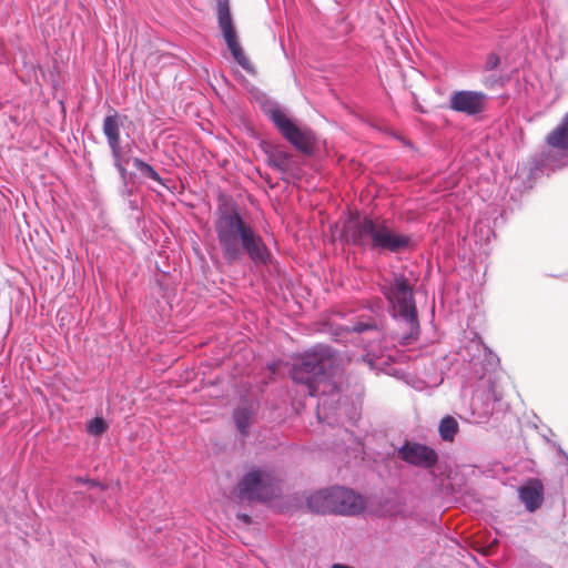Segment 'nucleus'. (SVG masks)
I'll return each instance as SVG.
<instances>
[{"label": "nucleus", "instance_id": "obj_15", "mask_svg": "<svg viewBox=\"0 0 568 568\" xmlns=\"http://www.w3.org/2000/svg\"><path fill=\"white\" fill-rule=\"evenodd\" d=\"M333 487L320 489L307 497L306 506L316 514H333Z\"/></svg>", "mask_w": 568, "mask_h": 568}, {"label": "nucleus", "instance_id": "obj_7", "mask_svg": "<svg viewBox=\"0 0 568 568\" xmlns=\"http://www.w3.org/2000/svg\"><path fill=\"white\" fill-rule=\"evenodd\" d=\"M236 494L241 500L268 501L280 494L278 478L268 468L253 467L237 483Z\"/></svg>", "mask_w": 568, "mask_h": 568}, {"label": "nucleus", "instance_id": "obj_22", "mask_svg": "<svg viewBox=\"0 0 568 568\" xmlns=\"http://www.w3.org/2000/svg\"><path fill=\"white\" fill-rule=\"evenodd\" d=\"M108 428L109 425L102 417H94L90 419L85 425L87 433L94 437L101 436L108 430Z\"/></svg>", "mask_w": 568, "mask_h": 568}, {"label": "nucleus", "instance_id": "obj_25", "mask_svg": "<svg viewBox=\"0 0 568 568\" xmlns=\"http://www.w3.org/2000/svg\"><path fill=\"white\" fill-rule=\"evenodd\" d=\"M505 83L501 77L489 75L484 79V84L487 88H493L495 85H503Z\"/></svg>", "mask_w": 568, "mask_h": 568}, {"label": "nucleus", "instance_id": "obj_5", "mask_svg": "<svg viewBox=\"0 0 568 568\" xmlns=\"http://www.w3.org/2000/svg\"><path fill=\"white\" fill-rule=\"evenodd\" d=\"M328 355V347L318 346L305 353L291 371L292 379L304 385L312 397L325 393L321 384L327 379Z\"/></svg>", "mask_w": 568, "mask_h": 568}, {"label": "nucleus", "instance_id": "obj_28", "mask_svg": "<svg viewBox=\"0 0 568 568\" xmlns=\"http://www.w3.org/2000/svg\"><path fill=\"white\" fill-rule=\"evenodd\" d=\"M332 568H353V567H349V566H346V565H341V564H334L332 566Z\"/></svg>", "mask_w": 568, "mask_h": 568}, {"label": "nucleus", "instance_id": "obj_1", "mask_svg": "<svg viewBox=\"0 0 568 568\" xmlns=\"http://www.w3.org/2000/svg\"><path fill=\"white\" fill-rule=\"evenodd\" d=\"M456 362L465 386L471 389L470 412L475 423L486 422L503 399L501 371L498 356L474 334L463 342Z\"/></svg>", "mask_w": 568, "mask_h": 568}, {"label": "nucleus", "instance_id": "obj_27", "mask_svg": "<svg viewBox=\"0 0 568 568\" xmlns=\"http://www.w3.org/2000/svg\"><path fill=\"white\" fill-rule=\"evenodd\" d=\"M237 518L243 521L244 524H250L251 523V517L246 514H239L237 515Z\"/></svg>", "mask_w": 568, "mask_h": 568}, {"label": "nucleus", "instance_id": "obj_10", "mask_svg": "<svg viewBox=\"0 0 568 568\" xmlns=\"http://www.w3.org/2000/svg\"><path fill=\"white\" fill-rule=\"evenodd\" d=\"M488 95L481 91L459 90L452 93L449 108L458 113L475 116L486 111Z\"/></svg>", "mask_w": 568, "mask_h": 568}, {"label": "nucleus", "instance_id": "obj_6", "mask_svg": "<svg viewBox=\"0 0 568 568\" xmlns=\"http://www.w3.org/2000/svg\"><path fill=\"white\" fill-rule=\"evenodd\" d=\"M263 112L281 135L296 150L306 155L313 153L316 136L311 129L297 125L277 103H265L263 105Z\"/></svg>", "mask_w": 568, "mask_h": 568}, {"label": "nucleus", "instance_id": "obj_16", "mask_svg": "<svg viewBox=\"0 0 568 568\" xmlns=\"http://www.w3.org/2000/svg\"><path fill=\"white\" fill-rule=\"evenodd\" d=\"M268 166L281 173H288L297 168L294 155L282 149L266 151Z\"/></svg>", "mask_w": 568, "mask_h": 568}, {"label": "nucleus", "instance_id": "obj_12", "mask_svg": "<svg viewBox=\"0 0 568 568\" xmlns=\"http://www.w3.org/2000/svg\"><path fill=\"white\" fill-rule=\"evenodd\" d=\"M333 496V514L356 515L364 509L363 497L349 488L334 486Z\"/></svg>", "mask_w": 568, "mask_h": 568}, {"label": "nucleus", "instance_id": "obj_17", "mask_svg": "<svg viewBox=\"0 0 568 568\" xmlns=\"http://www.w3.org/2000/svg\"><path fill=\"white\" fill-rule=\"evenodd\" d=\"M347 332H355L358 334H371L374 338H379L382 332L379 329V322L376 317L369 316L367 318H359L352 326H346Z\"/></svg>", "mask_w": 568, "mask_h": 568}, {"label": "nucleus", "instance_id": "obj_24", "mask_svg": "<svg viewBox=\"0 0 568 568\" xmlns=\"http://www.w3.org/2000/svg\"><path fill=\"white\" fill-rule=\"evenodd\" d=\"M499 63H500L499 57L496 53H489L486 58L484 69L486 71L495 70V69H497Z\"/></svg>", "mask_w": 568, "mask_h": 568}, {"label": "nucleus", "instance_id": "obj_8", "mask_svg": "<svg viewBox=\"0 0 568 568\" xmlns=\"http://www.w3.org/2000/svg\"><path fill=\"white\" fill-rule=\"evenodd\" d=\"M215 11L219 29L223 36L227 49L234 61L240 64L247 73L255 72L253 64L245 55L243 48L239 42L237 32L233 21L229 0H215Z\"/></svg>", "mask_w": 568, "mask_h": 568}, {"label": "nucleus", "instance_id": "obj_3", "mask_svg": "<svg viewBox=\"0 0 568 568\" xmlns=\"http://www.w3.org/2000/svg\"><path fill=\"white\" fill-rule=\"evenodd\" d=\"M344 235L348 243L378 253L398 254L413 247L410 235L396 232L388 220L369 215L351 219Z\"/></svg>", "mask_w": 568, "mask_h": 568}, {"label": "nucleus", "instance_id": "obj_29", "mask_svg": "<svg viewBox=\"0 0 568 568\" xmlns=\"http://www.w3.org/2000/svg\"><path fill=\"white\" fill-rule=\"evenodd\" d=\"M558 453L568 460V455L561 448L558 449Z\"/></svg>", "mask_w": 568, "mask_h": 568}, {"label": "nucleus", "instance_id": "obj_13", "mask_svg": "<svg viewBox=\"0 0 568 568\" xmlns=\"http://www.w3.org/2000/svg\"><path fill=\"white\" fill-rule=\"evenodd\" d=\"M122 125L121 116L116 111H112L109 113L102 124L103 134L106 138L108 145L111 152H116L122 150L121 139H120V128Z\"/></svg>", "mask_w": 568, "mask_h": 568}, {"label": "nucleus", "instance_id": "obj_18", "mask_svg": "<svg viewBox=\"0 0 568 568\" xmlns=\"http://www.w3.org/2000/svg\"><path fill=\"white\" fill-rule=\"evenodd\" d=\"M132 164L140 172L141 176L155 181L159 184L165 186L164 180L160 176L156 170L149 163L144 162L142 159L134 158L132 160Z\"/></svg>", "mask_w": 568, "mask_h": 568}, {"label": "nucleus", "instance_id": "obj_23", "mask_svg": "<svg viewBox=\"0 0 568 568\" xmlns=\"http://www.w3.org/2000/svg\"><path fill=\"white\" fill-rule=\"evenodd\" d=\"M111 154L114 161V166L118 170L122 181L125 183L128 178V171L122 163V150L111 152Z\"/></svg>", "mask_w": 568, "mask_h": 568}, {"label": "nucleus", "instance_id": "obj_4", "mask_svg": "<svg viewBox=\"0 0 568 568\" xmlns=\"http://www.w3.org/2000/svg\"><path fill=\"white\" fill-rule=\"evenodd\" d=\"M379 291L389 304L393 318L404 323L409 331L407 338H417L419 322L414 297V288L403 273H394L390 280L379 284Z\"/></svg>", "mask_w": 568, "mask_h": 568}, {"label": "nucleus", "instance_id": "obj_26", "mask_svg": "<svg viewBox=\"0 0 568 568\" xmlns=\"http://www.w3.org/2000/svg\"><path fill=\"white\" fill-rule=\"evenodd\" d=\"M74 480L78 484L89 485V488H95V487L102 488V486L98 481L92 480V479H88V478H83V477H75Z\"/></svg>", "mask_w": 568, "mask_h": 568}, {"label": "nucleus", "instance_id": "obj_14", "mask_svg": "<svg viewBox=\"0 0 568 568\" xmlns=\"http://www.w3.org/2000/svg\"><path fill=\"white\" fill-rule=\"evenodd\" d=\"M518 495L525 507L529 511H535L544 500L542 485L538 480L529 481L527 485L519 487Z\"/></svg>", "mask_w": 568, "mask_h": 568}, {"label": "nucleus", "instance_id": "obj_21", "mask_svg": "<svg viewBox=\"0 0 568 568\" xmlns=\"http://www.w3.org/2000/svg\"><path fill=\"white\" fill-rule=\"evenodd\" d=\"M363 362L367 363L371 369H382V367L388 363L387 358L383 355H377L374 352L373 346H367V352L363 356Z\"/></svg>", "mask_w": 568, "mask_h": 568}, {"label": "nucleus", "instance_id": "obj_2", "mask_svg": "<svg viewBox=\"0 0 568 568\" xmlns=\"http://www.w3.org/2000/svg\"><path fill=\"white\" fill-rule=\"evenodd\" d=\"M214 230L225 264H237L245 254L256 265L270 261L271 253L263 237L236 207L219 210Z\"/></svg>", "mask_w": 568, "mask_h": 568}, {"label": "nucleus", "instance_id": "obj_9", "mask_svg": "<svg viewBox=\"0 0 568 568\" xmlns=\"http://www.w3.org/2000/svg\"><path fill=\"white\" fill-rule=\"evenodd\" d=\"M549 150L541 153L544 166L557 169L568 165V113L561 123L547 136Z\"/></svg>", "mask_w": 568, "mask_h": 568}, {"label": "nucleus", "instance_id": "obj_20", "mask_svg": "<svg viewBox=\"0 0 568 568\" xmlns=\"http://www.w3.org/2000/svg\"><path fill=\"white\" fill-rule=\"evenodd\" d=\"M233 417L239 432L245 435L252 418L251 409L247 407H239L234 410Z\"/></svg>", "mask_w": 568, "mask_h": 568}, {"label": "nucleus", "instance_id": "obj_11", "mask_svg": "<svg viewBox=\"0 0 568 568\" xmlns=\"http://www.w3.org/2000/svg\"><path fill=\"white\" fill-rule=\"evenodd\" d=\"M400 460L424 469L433 468L438 462L436 450L425 444L406 442L397 449Z\"/></svg>", "mask_w": 568, "mask_h": 568}, {"label": "nucleus", "instance_id": "obj_19", "mask_svg": "<svg viewBox=\"0 0 568 568\" xmlns=\"http://www.w3.org/2000/svg\"><path fill=\"white\" fill-rule=\"evenodd\" d=\"M440 438L445 442H453L458 432V423L452 416L444 417L438 426Z\"/></svg>", "mask_w": 568, "mask_h": 568}]
</instances>
